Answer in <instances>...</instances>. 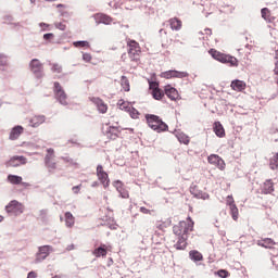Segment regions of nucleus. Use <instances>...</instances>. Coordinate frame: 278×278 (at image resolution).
<instances>
[{"instance_id":"nucleus-8","label":"nucleus","mask_w":278,"mask_h":278,"mask_svg":"<svg viewBox=\"0 0 278 278\" xmlns=\"http://www.w3.org/2000/svg\"><path fill=\"white\" fill-rule=\"evenodd\" d=\"M149 88L151 90V94L155 101H162L164 99V90L160 89V83L157 81H149Z\"/></svg>"},{"instance_id":"nucleus-3","label":"nucleus","mask_w":278,"mask_h":278,"mask_svg":"<svg viewBox=\"0 0 278 278\" xmlns=\"http://www.w3.org/2000/svg\"><path fill=\"white\" fill-rule=\"evenodd\" d=\"M127 47H128V58L130 62H140V55L142 53L140 43H138V41L134 39H128Z\"/></svg>"},{"instance_id":"nucleus-40","label":"nucleus","mask_w":278,"mask_h":278,"mask_svg":"<svg viewBox=\"0 0 278 278\" xmlns=\"http://www.w3.org/2000/svg\"><path fill=\"white\" fill-rule=\"evenodd\" d=\"M129 116L132 117L134 119H137L140 117V112L138 110L134 109V106H130V110L127 111Z\"/></svg>"},{"instance_id":"nucleus-12","label":"nucleus","mask_w":278,"mask_h":278,"mask_svg":"<svg viewBox=\"0 0 278 278\" xmlns=\"http://www.w3.org/2000/svg\"><path fill=\"white\" fill-rule=\"evenodd\" d=\"M164 93L167 98H169L170 101H179L181 99V96H179V91L170 85H166L164 87Z\"/></svg>"},{"instance_id":"nucleus-7","label":"nucleus","mask_w":278,"mask_h":278,"mask_svg":"<svg viewBox=\"0 0 278 278\" xmlns=\"http://www.w3.org/2000/svg\"><path fill=\"white\" fill-rule=\"evenodd\" d=\"M27 164V157L23 155H14L7 163V168H18V166H25Z\"/></svg>"},{"instance_id":"nucleus-35","label":"nucleus","mask_w":278,"mask_h":278,"mask_svg":"<svg viewBox=\"0 0 278 278\" xmlns=\"http://www.w3.org/2000/svg\"><path fill=\"white\" fill-rule=\"evenodd\" d=\"M269 168L271 170H277V168H278V153L274 154L273 157L269 160Z\"/></svg>"},{"instance_id":"nucleus-27","label":"nucleus","mask_w":278,"mask_h":278,"mask_svg":"<svg viewBox=\"0 0 278 278\" xmlns=\"http://www.w3.org/2000/svg\"><path fill=\"white\" fill-rule=\"evenodd\" d=\"M23 126H15L10 132V140H18L21 134H23Z\"/></svg>"},{"instance_id":"nucleus-1","label":"nucleus","mask_w":278,"mask_h":278,"mask_svg":"<svg viewBox=\"0 0 278 278\" xmlns=\"http://www.w3.org/2000/svg\"><path fill=\"white\" fill-rule=\"evenodd\" d=\"M191 231H194V220H192V217H187L186 220H181L174 225L173 233L177 238L174 249L177 251H185L188 247V238Z\"/></svg>"},{"instance_id":"nucleus-9","label":"nucleus","mask_w":278,"mask_h":278,"mask_svg":"<svg viewBox=\"0 0 278 278\" xmlns=\"http://www.w3.org/2000/svg\"><path fill=\"white\" fill-rule=\"evenodd\" d=\"M51 251H53V248L51 245L39 247L38 252L36 254L35 264H39V262L47 260Z\"/></svg>"},{"instance_id":"nucleus-54","label":"nucleus","mask_w":278,"mask_h":278,"mask_svg":"<svg viewBox=\"0 0 278 278\" xmlns=\"http://www.w3.org/2000/svg\"><path fill=\"white\" fill-rule=\"evenodd\" d=\"M157 229H164V224H159Z\"/></svg>"},{"instance_id":"nucleus-36","label":"nucleus","mask_w":278,"mask_h":278,"mask_svg":"<svg viewBox=\"0 0 278 278\" xmlns=\"http://www.w3.org/2000/svg\"><path fill=\"white\" fill-rule=\"evenodd\" d=\"M178 141L181 144H190V137H188V135L184 134V132H179L177 135Z\"/></svg>"},{"instance_id":"nucleus-13","label":"nucleus","mask_w":278,"mask_h":278,"mask_svg":"<svg viewBox=\"0 0 278 278\" xmlns=\"http://www.w3.org/2000/svg\"><path fill=\"white\" fill-rule=\"evenodd\" d=\"M29 68L36 77H42V63H40V60L38 59H33L29 63Z\"/></svg>"},{"instance_id":"nucleus-50","label":"nucleus","mask_w":278,"mask_h":278,"mask_svg":"<svg viewBox=\"0 0 278 278\" xmlns=\"http://www.w3.org/2000/svg\"><path fill=\"white\" fill-rule=\"evenodd\" d=\"M27 278H38V274L36 271H30L28 273Z\"/></svg>"},{"instance_id":"nucleus-41","label":"nucleus","mask_w":278,"mask_h":278,"mask_svg":"<svg viewBox=\"0 0 278 278\" xmlns=\"http://www.w3.org/2000/svg\"><path fill=\"white\" fill-rule=\"evenodd\" d=\"M61 160L68 166H75L77 163L71 156H62Z\"/></svg>"},{"instance_id":"nucleus-6","label":"nucleus","mask_w":278,"mask_h":278,"mask_svg":"<svg viewBox=\"0 0 278 278\" xmlns=\"http://www.w3.org/2000/svg\"><path fill=\"white\" fill-rule=\"evenodd\" d=\"M54 96L61 105H68V96L60 83H54Z\"/></svg>"},{"instance_id":"nucleus-25","label":"nucleus","mask_w":278,"mask_h":278,"mask_svg":"<svg viewBox=\"0 0 278 278\" xmlns=\"http://www.w3.org/2000/svg\"><path fill=\"white\" fill-rule=\"evenodd\" d=\"M94 257H105L108 255V245L101 244V247L93 250Z\"/></svg>"},{"instance_id":"nucleus-20","label":"nucleus","mask_w":278,"mask_h":278,"mask_svg":"<svg viewBox=\"0 0 278 278\" xmlns=\"http://www.w3.org/2000/svg\"><path fill=\"white\" fill-rule=\"evenodd\" d=\"M118 134H121V130L112 126H109L104 131V135L106 136V138H109V140H116V138H118Z\"/></svg>"},{"instance_id":"nucleus-45","label":"nucleus","mask_w":278,"mask_h":278,"mask_svg":"<svg viewBox=\"0 0 278 278\" xmlns=\"http://www.w3.org/2000/svg\"><path fill=\"white\" fill-rule=\"evenodd\" d=\"M0 66H8V56L0 54Z\"/></svg>"},{"instance_id":"nucleus-19","label":"nucleus","mask_w":278,"mask_h":278,"mask_svg":"<svg viewBox=\"0 0 278 278\" xmlns=\"http://www.w3.org/2000/svg\"><path fill=\"white\" fill-rule=\"evenodd\" d=\"M167 25L173 31H180L181 27H184V22L179 17H172L167 21Z\"/></svg>"},{"instance_id":"nucleus-10","label":"nucleus","mask_w":278,"mask_h":278,"mask_svg":"<svg viewBox=\"0 0 278 278\" xmlns=\"http://www.w3.org/2000/svg\"><path fill=\"white\" fill-rule=\"evenodd\" d=\"M207 162L208 164L216 166V168H218L219 170H225L226 168L225 160H223V157H220L218 154L208 155Z\"/></svg>"},{"instance_id":"nucleus-2","label":"nucleus","mask_w":278,"mask_h":278,"mask_svg":"<svg viewBox=\"0 0 278 278\" xmlns=\"http://www.w3.org/2000/svg\"><path fill=\"white\" fill-rule=\"evenodd\" d=\"M147 125L156 134H162V131H168V125L161 119L160 116L153 114L146 115Z\"/></svg>"},{"instance_id":"nucleus-52","label":"nucleus","mask_w":278,"mask_h":278,"mask_svg":"<svg viewBox=\"0 0 278 278\" xmlns=\"http://www.w3.org/2000/svg\"><path fill=\"white\" fill-rule=\"evenodd\" d=\"M39 25H40V27H49V24H47V23H40Z\"/></svg>"},{"instance_id":"nucleus-48","label":"nucleus","mask_w":278,"mask_h":278,"mask_svg":"<svg viewBox=\"0 0 278 278\" xmlns=\"http://www.w3.org/2000/svg\"><path fill=\"white\" fill-rule=\"evenodd\" d=\"M74 194H79V190H81V185L75 186L72 188Z\"/></svg>"},{"instance_id":"nucleus-21","label":"nucleus","mask_w":278,"mask_h":278,"mask_svg":"<svg viewBox=\"0 0 278 278\" xmlns=\"http://www.w3.org/2000/svg\"><path fill=\"white\" fill-rule=\"evenodd\" d=\"M46 117L45 115H35L29 119V126L30 127H40L42 123H45Z\"/></svg>"},{"instance_id":"nucleus-11","label":"nucleus","mask_w":278,"mask_h":278,"mask_svg":"<svg viewBox=\"0 0 278 278\" xmlns=\"http://www.w3.org/2000/svg\"><path fill=\"white\" fill-rule=\"evenodd\" d=\"M162 77H164V79H184L185 77H189V74L187 72L170 70L164 72L162 74Z\"/></svg>"},{"instance_id":"nucleus-31","label":"nucleus","mask_w":278,"mask_h":278,"mask_svg":"<svg viewBox=\"0 0 278 278\" xmlns=\"http://www.w3.org/2000/svg\"><path fill=\"white\" fill-rule=\"evenodd\" d=\"M8 181H10V184H13V186H18V184H23V177L16 175H9Z\"/></svg>"},{"instance_id":"nucleus-29","label":"nucleus","mask_w":278,"mask_h":278,"mask_svg":"<svg viewBox=\"0 0 278 278\" xmlns=\"http://www.w3.org/2000/svg\"><path fill=\"white\" fill-rule=\"evenodd\" d=\"M65 225L70 229H72V227H75V216H73L71 212L65 213Z\"/></svg>"},{"instance_id":"nucleus-44","label":"nucleus","mask_w":278,"mask_h":278,"mask_svg":"<svg viewBox=\"0 0 278 278\" xmlns=\"http://www.w3.org/2000/svg\"><path fill=\"white\" fill-rule=\"evenodd\" d=\"M217 275H218V277L227 278V277H229V271H227L226 269H219L217 271Z\"/></svg>"},{"instance_id":"nucleus-43","label":"nucleus","mask_w":278,"mask_h":278,"mask_svg":"<svg viewBox=\"0 0 278 278\" xmlns=\"http://www.w3.org/2000/svg\"><path fill=\"white\" fill-rule=\"evenodd\" d=\"M226 205H228L229 207H231L232 205H236V201L233 200V195H228L226 198Z\"/></svg>"},{"instance_id":"nucleus-30","label":"nucleus","mask_w":278,"mask_h":278,"mask_svg":"<svg viewBox=\"0 0 278 278\" xmlns=\"http://www.w3.org/2000/svg\"><path fill=\"white\" fill-rule=\"evenodd\" d=\"M189 257L193 262H203V254H201V252H199L197 250H191L189 252Z\"/></svg>"},{"instance_id":"nucleus-16","label":"nucleus","mask_w":278,"mask_h":278,"mask_svg":"<svg viewBox=\"0 0 278 278\" xmlns=\"http://www.w3.org/2000/svg\"><path fill=\"white\" fill-rule=\"evenodd\" d=\"M114 188H116L117 192L119 193V197L122 199H129V191L125 189V185L121 180H116L113 182Z\"/></svg>"},{"instance_id":"nucleus-55","label":"nucleus","mask_w":278,"mask_h":278,"mask_svg":"<svg viewBox=\"0 0 278 278\" xmlns=\"http://www.w3.org/2000/svg\"><path fill=\"white\" fill-rule=\"evenodd\" d=\"M0 223H3V216L0 215Z\"/></svg>"},{"instance_id":"nucleus-39","label":"nucleus","mask_w":278,"mask_h":278,"mask_svg":"<svg viewBox=\"0 0 278 278\" xmlns=\"http://www.w3.org/2000/svg\"><path fill=\"white\" fill-rule=\"evenodd\" d=\"M51 66V72L55 73L56 75H60L63 71L62 66L59 63H52L50 64Z\"/></svg>"},{"instance_id":"nucleus-42","label":"nucleus","mask_w":278,"mask_h":278,"mask_svg":"<svg viewBox=\"0 0 278 278\" xmlns=\"http://www.w3.org/2000/svg\"><path fill=\"white\" fill-rule=\"evenodd\" d=\"M54 27L56 29H60L61 31H66V24H64L62 22H55Z\"/></svg>"},{"instance_id":"nucleus-53","label":"nucleus","mask_w":278,"mask_h":278,"mask_svg":"<svg viewBox=\"0 0 278 278\" xmlns=\"http://www.w3.org/2000/svg\"><path fill=\"white\" fill-rule=\"evenodd\" d=\"M56 8L60 9V8H66V4H56Z\"/></svg>"},{"instance_id":"nucleus-37","label":"nucleus","mask_w":278,"mask_h":278,"mask_svg":"<svg viewBox=\"0 0 278 278\" xmlns=\"http://www.w3.org/2000/svg\"><path fill=\"white\" fill-rule=\"evenodd\" d=\"M261 14L262 18H264V21H267V23H270L273 21V18L270 17V10H268V8L262 9Z\"/></svg>"},{"instance_id":"nucleus-23","label":"nucleus","mask_w":278,"mask_h":278,"mask_svg":"<svg viewBox=\"0 0 278 278\" xmlns=\"http://www.w3.org/2000/svg\"><path fill=\"white\" fill-rule=\"evenodd\" d=\"M213 131L217 136V138H225V127L220 122H215L213 125Z\"/></svg>"},{"instance_id":"nucleus-22","label":"nucleus","mask_w":278,"mask_h":278,"mask_svg":"<svg viewBox=\"0 0 278 278\" xmlns=\"http://www.w3.org/2000/svg\"><path fill=\"white\" fill-rule=\"evenodd\" d=\"M275 244L277 243L271 238H265L257 241V245L262 247L263 249H273Z\"/></svg>"},{"instance_id":"nucleus-49","label":"nucleus","mask_w":278,"mask_h":278,"mask_svg":"<svg viewBox=\"0 0 278 278\" xmlns=\"http://www.w3.org/2000/svg\"><path fill=\"white\" fill-rule=\"evenodd\" d=\"M53 38V33H48L43 35V40H51Z\"/></svg>"},{"instance_id":"nucleus-46","label":"nucleus","mask_w":278,"mask_h":278,"mask_svg":"<svg viewBox=\"0 0 278 278\" xmlns=\"http://www.w3.org/2000/svg\"><path fill=\"white\" fill-rule=\"evenodd\" d=\"M84 62H92V54L91 53H84L83 54Z\"/></svg>"},{"instance_id":"nucleus-47","label":"nucleus","mask_w":278,"mask_h":278,"mask_svg":"<svg viewBox=\"0 0 278 278\" xmlns=\"http://www.w3.org/2000/svg\"><path fill=\"white\" fill-rule=\"evenodd\" d=\"M139 211L141 212V214H151L152 212H154L153 210H149L144 206H141Z\"/></svg>"},{"instance_id":"nucleus-5","label":"nucleus","mask_w":278,"mask_h":278,"mask_svg":"<svg viewBox=\"0 0 278 278\" xmlns=\"http://www.w3.org/2000/svg\"><path fill=\"white\" fill-rule=\"evenodd\" d=\"M5 212L11 216H21V214L25 212V205L16 200H13L5 206Z\"/></svg>"},{"instance_id":"nucleus-32","label":"nucleus","mask_w":278,"mask_h":278,"mask_svg":"<svg viewBox=\"0 0 278 278\" xmlns=\"http://www.w3.org/2000/svg\"><path fill=\"white\" fill-rule=\"evenodd\" d=\"M117 106L121 110H124V112H128V110H131V103L125 101V100H118Z\"/></svg>"},{"instance_id":"nucleus-15","label":"nucleus","mask_w":278,"mask_h":278,"mask_svg":"<svg viewBox=\"0 0 278 278\" xmlns=\"http://www.w3.org/2000/svg\"><path fill=\"white\" fill-rule=\"evenodd\" d=\"M89 100L97 106L100 114L108 113V104H105V102L101 98L91 97L89 98Z\"/></svg>"},{"instance_id":"nucleus-14","label":"nucleus","mask_w":278,"mask_h":278,"mask_svg":"<svg viewBox=\"0 0 278 278\" xmlns=\"http://www.w3.org/2000/svg\"><path fill=\"white\" fill-rule=\"evenodd\" d=\"M97 177L99 181H101V184L104 186V188H108V186H110V177L103 169V165L97 166Z\"/></svg>"},{"instance_id":"nucleus-26","label":"nucleus","mask_w":278,"mask_h":278,"mask_svg":"<svg viewBox=\"0 0 278 278\" xmlns=\"http://www.w3.org/2000/svg\"><path fill=\"white\" fill-rule=\"evenodd\" d=\"M222 64H228L229 66H238V59H236V56H232L229 54H224Z\"/></svg>"},{"instance_id":"nucleus-18","label":"nucleus","mask_w":278,"mask_h":278,"mask_svg":"<svg viewBox=\"0 0 278 278\" xmlns=\"http://www.w3.org/2000/svg\"><path fill=\"white\" fill-rule=\"evenodd\" d=\"M93 18H94L96 23H98V25L101 23L103 25H111V23L113 21L111 16H109L104 13H97L93 15Z\"/></svg>"},{"instance_id":"nucleus-34","label":"nucleus","mask_w":278,"mask_h":278,"mask_svg":"<svg viewBox=\"0 0 278 278\" xmlns=\"http://www.w3.org/2000/svg\"><path fill=\"white\" fill-rule=\"evenodd\" d=\"M121 86L125 90V92H129V90H131L129 79H127V76H122Z\"/></svg>"},{"instance_id":"nucleus-33","label":"nucleus","mask_w":278,"mask_h":278,"mask_svg":"<svg viewBox=\"0 0 278 278\" xmlns=\"http://www.w3.org/2000/svg\"><path fill=\"white\" fill-rule=\"evenodd\" d=\"M73 47L76 49H90V42L88 41H74Z\"/></svg>"},{"instance_id":"nucleus-57","label":"nucleus","mask_w":278,"mask_h":278,"mask_svg":"<svg viewBox=\"0 0 278 278\" xmlns=\"http://www.w3.org/2000/svg\"><path fill=\"white\" fill-rule=\"evenodd\" d=\"M46 1H55V0H46Z\"/></svg>"},{"instance_id":"nucleus-4","label":"nucleus","mask_w":278,"mask_h":278,"mask_svg":"<svg viewBox=\"0 0 278 278\" xmlns=\"http://www.w3.org/2000/svg\"><path fill=\"white\" fill-rule=\"evenodd\" d=\"M45 166L48 168L49 173H55L58 170V161H55V150L52 148L47 150L45 156Z\"/></svg>"},{"instance_id":"nucleus-38","label":"nucleus","mask_w":278,"mask_h":278,"mask_svg":"<svg viewBox=\"0 0 278 278\" xmlns=\"http://www.w3.org/2000/svg\"><path fill=\"white\" fill-rule=\"evenodd\" d=\"M229 210H230L232 219L238 220V216L240 215V213L238 211V206L236 204H233L232 206H229Z\"/></svg>"},{"instance_id":"nucleus-17","label":"nucleus","mask_w":278,"mask_h":278,"mask_svg":"<svg viewBox=\"0 0 278 278\" xmlns=\"http://www.w3.org/2000/svg\"><path fill=\"white\" fill-rule=\"evenodd\" d=\"M231 90H235V92H244L247 90V83L244 80L235 79L230 84Z\"/></svg>"},{"instance_id":"nucleus-56","label":"nucleus","mask_w":278,"mask_h":278,"mask_svg":"<svg viewBox=\"0 0 278 278\" xmlns=\"http://www.w3.org/2000/svg\"><path fill=\"white\" fill-rule=\"evenodd\" d=\"M30 3H36V0H30Z\"/></svg>"},{"instance_id":"nucleus-28","label":"nucleus","mask_w":278,"mask_h":278,"mask_svg":"<svg viewBox=\"0 0 278 278\" xmlns=\"http://www.w3.org/2000/svg\"><path fill=\"white\" fill-rule=\"evenodd\" d=\"M210 55L213 58V60H216L217 62H223V59L225 58V53L216 50V49H210L208 50Z\"/></svg>"},{"instance_id":"nucleus-24","label":"nucleus","mask_w":278,"mask_h":278,"mask_svg":"<svg viewBox=\"0 0 278 278\" xmlns=\"http://www.w3.org/2000/svg\"><path fill=\"white\" fill-rule=\"evenodd\" d=\"M263 194H271V192H275V184L273 180L268 179L263 185Z\"/></svg>"},{"instance_id":"nucleus-51","label":"nucleus","mask_w":278,"mask_h":278,"mask_svg":"<svg viewBox=\"0 0 278 278\" xmlns=\"http://www.w3.org/2000/svg\"><path fill=\"white\" fill-rule=\"evenodd\" d=\"M205 33H206L208 36H212V29L206 28V29H205Z\"/></svg>"}]
</instances>
